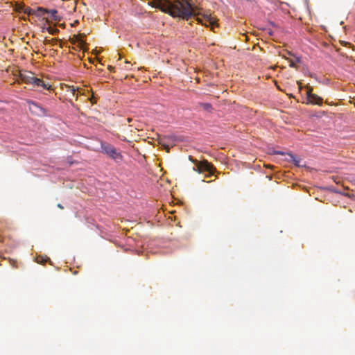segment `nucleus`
Listing matches in <instances>:
<instances>
[{
  "label": "nucleus",
  "mask_w": 355,
  "mask_h": 355,
  "mask_svg": "<svg viewBox=\"0 0 355 355\" xmlns=\"http://www.w3.org/2000/svg\"><path fill=\"white\" fill-rule=\"evenodd\" d=\"M149 4L173 17L188 19L193 15L187 0H153Z\"/></svg>",
  "instance_id": "1"
},
{
  "label": "nucleus",
  "mask_w": 355,
  "mask_h": 355,
  "mask_svg": "<svg viewBox=\"0 0 355 355\" xmlns=\"http://www.w3.org/2000/svg\"><path fill=\"white\" fill-rule=\"evenodd\" d=\"M15 76L19 78L22 83L29 84L33 87H42L44 89H51V85L45 83L40 78L34 76V73L29 71H17Z\"/></svg>",
  "instance_id": "2"
},
{
  "label": "nucleus",
  "mask_w": 355,
  "mask_h": 355,
  "mask_svg": "<svg viewBox=\"0 0 355 355\" xmlns=\"http://www.w3.org/2000/svg\"><path fill=\"white\" fill-rule=\"evenodd\" d=\"M189 159L196 165V166L193 168L195 171H197L199 173L208 172L209 173L208 176H211L214 174L215 168L213 165L209 163L207 160L198 161L193 159L191 156H189Z\"/></svg>",
  "instance_id": "3"
},
{
  "label": "nucleus",
  "mask_w": 355,
  "mask_h": 355,
  "mask_svg": "<svg viewBox=\"0 0 355 355\" xmlns=\"http://www.w3.org/2000/svg\"><path fill=\"white\" fill-rule=\"evenodd\" d=\"M101 148L102 152L109 156L111 159L116 162L122 161V155L121 153L118 152L112 145L107 143H101Z\"/></svg>",
  "instance_id": "4"
},
{
  "label": "nucleus",
  "mask_w": 355,
  "mask_h": 355,
  "mask_svg": "<svg viewBox=\"0 0 355 355\" xmlns=\"http://www.w3.org/2000/svg\"><path fill=\"white\" fill-rule=\"evenodd\" d=\"M30 112L36 116H43L46 115V111L41 107L38 103L31 100L27 101Z\"/></svg>",
  "instance_id": "5"
},
{
  "label": "nucleus",
  "mask_w": 355,
  "mask_h": 355,
  "mask_svg": "<svg viewBox=\"0 0 355 355\" xmlns=\"http://www.w3.org/2000/svg\"><path fill=\"white\" fill-rule=\"evenodd\" d=\"M313 88L311 87H306V104L318 105L322 104V98L315 94H313Z\"/></svg>",
  "instance_id": "6"
},
{
  "label": "nucleus",
  "mask_w": 355,
  "mask_h": 355,
  "mask_svg": "<svg viewBox=\"0 0 355 355\" xmlns=\"http://www.w3.org/2000/svg\"><path fill=\"white\" fill-rule=\"evenodd\" d=\"M198 22L201 23L202 25L205 26H211L214 28V26L216 23V19L211 16V15H203L202 17L197 18Z\"/></svg>",
  "instance_id": "7"
},
{
  "label": "nucleus",
  "mask_w": 355,
  "mask_h": 355,
  "mask_svg": "<svg viewBox=\"0 0 355 355\" xmlns=\"http://www.w3.org/2000/svg\"><path fill=\"white\" fill-rule=\"evenodd\" d=\"M84 35H85L84 34L83 35H81V34L74 35L73 36V37L69 39V41L73 44H75L78 43L79 46H80V48H83V45L85 44V42L82 39V37L84 36Z\"/></svg>",
  "instance_id": "8"
},
{
  "label": "nucleus",
  "mask_w": 355,
  "mask_h": 355,
  "mask_svg": "<svg viewBox=\"0 0 355 355\" xmlns=\"http://www.w3.org/2000/svg\"><path fill=\"white\" fill-rule=\"evenodd\" d=\"M38 10L45 12L50 14V16L55 21H60V17L58 16V11L56 10H47L42 8H38Z\"/></svg>",
  "instance_id": "9"
},
{
  "label": "nucleus",
  "mask_w": 355,
  "mask_h": 355,
  "mask_svg": "<svg viewBox=\"0 0 355 355\" xmlns=\"http://www.w3.org/2000/svg\"><path fill=\"white\" fill-rule=\"evenodd\" d=\"M78 88L76 87L75 86H67V92L71 94L73 96L76 97V99L78 98V94H76V92L78 91Z\"/></svg>",
  "instance_id": "10"
},
{
  "label": "nucleus",
  "mask_w": 355,
  "mask_h": 355,
  "mask_svg": "<svg viewBox=\"0 0 355 355\" xmlns=\"http://www.w3.org/2000/svg\"><path fill=\"white\" fill-rule=\"evenodd\" d=\"M199 105L207 112H211L212 110V105L209 103H200Z\"/></svg>",
  "instance_id": "11"
},
{
  "label": "nucleus",
  "mask_w": 355,
  "mask_h": 355,
  "mask_svg": "<svg viewBox=\"0 0 355 355\" xmlns=\"http://www.w3.org/2000/svg\"><path fill=\"white\" fill-rule=\"evenodd\" d=\"M47 31L49 32V33L51 34V35H56L59 33V30L57 29L56 28H54V27H51V26H49L46 28Z\"/></svg>",
  "instance_id": "12"
},
{
  "label": "nucleus",
  "mask_w": 355,
  "mask_h": 355,
  "mask_svg": "<svg viewBox=\"0 0 355 355\" xmlns=\"http://www.w3.org/2000/svg\"><path fill=\"white\" fill-rule=\"evenodd\" d=\"M57 207L58 208H60V209H64L63 206L61 204H60V203L57 205Z\"/></svg>",
  "instance_id": "13"
},
{
  "label": "nucleus",
  "mask_w": 355,
  "mask_h": 355,
  "mask_svg": "<svg viewBox=\"0 0 355 355\" xmlns=\"http://www.w3.org/2000/svg\"><path fill=\"white\" fill-rule=\"evenodd\" d=\"M113 69H114V67H112V66H109V67H108V69H109L110 71H111L113 70Z\"/></svg>",
  "instance_id": "14"
},
{
  "label": "nucleus",
  "mask_w": 355,
  "mask_h": 355,
  "mask_svg": "<svg viewBox=\"0 0 355 355\" xmlns=\"http://www.w3.org/2000/svg\"><path fill=\"white\" fill-rule=\"evenodd\" d=\"M32 11L33 10L31 8H28V11H26V12H28V14H31Z\"/></svg>",
  "instance_id": "15"
},
{
  "label": "nucleus",
  "mask_w": 355,
  "mask_h": 355,
  "mask_svg": "<svg viewBox=\"0 0 355 355\" xmlns=\"http://www.w3.org/2000/svg\"><path fill=\"white\" fill-rule=\"evenodd\" d=\"M299 88H300V89H302L301 83H299Z\"/></svg>",
  "instance_id": "16"
},
{
  "label": "nucleus",
  "mask_w": 355,
  "mask_h": 355,
  "mask_svg": "<svg viewBox=\"0 0 355 355\" xmlns=\"http://www.w3.org/2000/svg\"><path fill=\"white\" fill-rule=\"evenodd\" d=\"M295 162V164L298 165V161L294 160Z\"/></svg>",
  "instance_id": "17"
},
{
  "label": "nucleus",
  "mask_w": 355,
  "mask_h": 355,
  "mask_svg": "<svg viewBox=\"0 0 355 355\" xmlns=\"http://www.w3.org/2000/svg\"><path fill=\"white\" fill-rule=\"evenodd\" d=\"M131 121V119L128 118V121L130 122Z\"/></svg>",
  "instance_id": "18"
}]
</instances>
